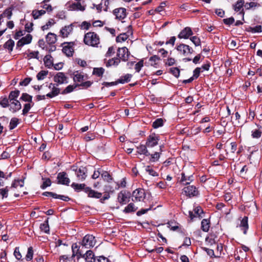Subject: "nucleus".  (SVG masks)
<instances>
[{
    "label": "nucleus",
    "mask_w": 262,
    "mask_h": 262,
    "mask_svg": "<svg viewBox=\"0 0 262 262\" xmlns=\"http://www.w3.org/2000/svg\"><path fill=\"white\" fill-rule=\"evenodd\" d=\"M19 91L15 90L13 91H11L8 97V99H9V101H12L14 100H17L16 98L18 97L19 95Z\"/></svg>",
    "instance_id": "nucleus-36"
},
{
    "label": "nucleus",
    "mask_w": 262,
    "mask_h": 262,
    "mask_svg": "<svg viewBox=\"0 0 262 262\" xmlns=\"http://www.w3.org/2000/svg\"><path fill=\"white\" fill-rule=\"evenodd\" d=\"M104 72V69L103 68H95L93 69V74L98 77L102 76Z\"/></svg>",
    "instance_id": "nucleus-44"
},
{
    "label": "nucleus",
    "mask_w": 262,
    "mask_h": 262,
    "mask_svg": "<svg viewBox=\"0 0 262 262\" xmlns=\"http://www.w3.org/2000/svg\"><path fill=\"white\" fill-rule=\"evenodd\" d=\"M96 244L95 237L92 235H86L80 243V245H78L76 243L73 244L72 246V251L77 250L78 253L81 254V252H84L87 249L93 247Z\"/></svg>",
    "instance_id": "nucleus-1"
},
{
    "label": "nucleus",
    "mask_w": 262,
    "mask_h": 262,
    "mask_svg": "<svg viewBox=\"0 0 262 262\" xmlns=\"http://www.w3.org/2000/svg\"><path fill=\"white\" fill-rule=\"evenodd\" d=\"M132 77V75L130 74H126L124 75H123L120 77L119 79H118V82L120 83H125L130 81L131 78Z\"/></svg>",
    "instance_id": "nucleus-29"
},
{
    "label": "nucleus",
    "mask_w": 262,
    "mask_h": 262,
    "mask_svg": "<svg viewBox=\"0 0 262 262\" xmlns=\"http://www.w3.org/2000/svg\"><path fill=\"white\" fill-rule=\"evenodd\" d=\"M101 178L104 180L108 182H110L112 180V176L106 171L102 170Z\"/></svg>",
    "instance_id": "nucleus-43"
},
{
    "label": "nucleus",
    "mask_w": 262,
    "mask_h": 262,
    "mask_svg": "<svg viewBox=\"0 0 262 262\" xmlns=\"http://www.w3.org/2000/svg\"><path fill=\"white\" fill-rule=\"evenodd\" d=\"M183 192L189 198L196 196L199 194L198 189L193 185H189L185 187L183 189Z\"/></svg>",
    "instance_id": "nucleus-12"
},
{
    "label": "nucleus",
    "mask_w": 262,
    "mask_h": 262,
    "mask_svg": "<svg viewBox=\"0 0 262 262\" xmlns=\"http://www.w3.org/2000/svg\"><path fill=\"white\" fill-rule=\"evenodd\" d=\"M43 195L46 196H52L53 198L55 199H59L61 200H63L64 201H68L70 200V198L68 196H65L63 195H59L55 193L52 192H44L42 193Z\"/></svg>",
    "instance_id": "nucleus-18"
},
{
    "label": "nucleus",
    "mask_w": 262,
    "mask_h": 262,
    "mask_svg": "<svg viewBox=\"0 0 262 262\" xmlns=\"http://www.w3.org/2000/svg\"><path fill=\"white\" fill-rule=\"evenodd\" d=\"M9 190V189L8 186L0 189V194L2 195L3 198L8 197Z\"/></svg>",
    "instance_id": "nucleus-58"
},
{
    "label": "nucleus",
    "mask_w": 262,
    "mask_h": 262,
    "mask_svg": "<svg viewBox=\"0 0 262 262\" xmlns=\"http://www.w3.org/2000/svg\"><path fill=\"white\" fill-rule=\"evenodd\" d=\"M10 102V107L9 109L13 113H15L21 108V104L18 100H14Z\"/></svg>",
    "instance_id": "nucleus-22"
},
{
    "label": "nucleus",
    "mask_w": 262,
    "mask_h": 262,
    "mask_svg": "<svg viewBox=\"0 0 262 262\" xmlns=\"http://www.w3.org/2000/svg\"><path fill=\"white\" fill-rule=\"evenodd\" d=\"M73 30V26L72 24L66 26L60 30V35L63 38L67 37L72 32Z\"/></svg>",
    "instance_id": "nucleus-20"
},
{
    "label": "nucleus",
    "mask_w": 262,
    "mask_h": 262,
    "mask_svg": "<svg viewBox=\"0 0 262 262\" xmlns=\"http://www.w3.org/2000/svg\"><path fill=\"white\" fill-rule=\"evenodd\" d=\"M84 75L78 71L74 73L73 80L75 82H82L84 80Z\"/></svg>",
    "instance_id": "nucleus-28"
},
{
    "label": "nucleus",
    "mask_w": 262,
    "mask_h": 262,
    "mask_svg": "<svg viewBox=\"0 0 262 262\" xmlns=\"http://www.w3.org/2000/svg\"><path fill=\"white\" fill-rule=\"evenodd\" d=\"M20 99L24 101L32 103V96L27 93H23Z\"/></svg>",
    "instance_id": "nucleus-50"
},
{
    "label": "nucleus",
    "mask_w": 262,
    "mask_h": 262,
    "mask_svg": "<svg viewBox=\"0 0 262 262\" xmlns=\"http://www.w3.org/2000/svg\"><path fill=\"white\" fill-rule=\"evenodd\" d=\"M72 169L75 171L78 180L84 181L86 178L87 169L85 167L80 166L78 167L77 166H73Z\"/></svg>",
    "instance_id": "nucleus-5"
},
{
    "label": "nucleus",
    "mask_w": 262,
    "mask_h": 262,
    "mask_svg": "<svg viewBox=\"0 0 262 262\" xmlns=\"http://www.w3.org/2000/svg\"><path fill=\"white\" fill-rule=\"evenodd\" d=\"M40 230L46 233H49L50 228L48 222V219L40 225Z\"/></svg>",
    "instance_id": "nucleus-34"
},
{
    "label": "nucleus",
    "mask_w": 262,
    "mask_h": 262,
    "mask_svg": "<svg viewBox=\"0 0 262 262\" xmlns=\"http://www.w3.org/2000/svg\"><path fill=\"white\" fill-rule=\"evenodd\" d=\"M248 220V219L247 216H244L241 220L239 225L240 227L242 228V230H243V233L245 234L247 233V231L249 228Z\"/></svg>",
    "instance_id": "nucleus-24"
},
{
    "label": "nucleus",
    "mask_w": 262,
    "mask_h": 262,
    "mask_svg": "<svg viewBox=\"0 0 262 262\" xmlns=\"http://www.w3.org/2000/svg\"><path fill=\"white\" fill-rule=\"evenodd\" d=\"M160 140V137L155 133L151 134L147 138L146 144L148 148L156 146Z\"/></svg>",
    "instance_id": "nucleus-10"
},
{
    "label": "nucleus",
    "mask_w": 262,
    "mask_h": 262,
    "mask_svg": "<svg viewBox=\"0 0 262 262\" xmlns=\"http://www.w3.org/2000/svg\"><path fill=\"white\" fill-rule=\"evenodd\" d=\"M12 8L11 7H9L7 9H6L4 12L0 15V16L1 17L2 19L4 17H7L8 19H10L12 16Z\"/></svg>",
    "instance_id": "nucleus-33"
},
{
    "label": "nucleus",
    "mask_w": 262,
    "mask_h": 262,
    "mask_svg": "<svg viewBox=\"0 0 262 262\" xmlns=\"http://www.w3.org/2000/svg\"><path fill=\"white\" fill-rule=\"evenodd\" d=\"M55 23L53 19H50L46 25L41 27L42 31H45L49 29L50 27L53 26Z\"/></svg>",
    "instance_id": "nucleus-52"
},
{
    "label": "nucleus",
    "mask_w": 262,
    "mask_h": 262,
    "mask_svg": "<svg viewBox=\"0 0 262 262\" xmlns=\"http://www.w3.org/2000/svg\"><path fill=\"white\" fill-rule=\"evenodd\" d=\"M160 155H161L160 152H155L153 154H150V155H149V156H150V158L149 160L151 162H155L158 161L160 157Z\"/></svg>",
    "instance_id": "nucleus-48"
},
{
    "label": "nucleus",
    "mask_w": 262,
    "mask_h": 262,
    "mask_svg": "<svg viewBox=\"0 0 262 262\" xmlns=\"http://www.w3.org/2000/svg\"><path fill=\"white\" fill-rule=\"evenodd\" d=\"M190 40L195 45V46H199L201 45L200 39L196 36H192L190 38Z\"/></svg>",
    "instance_id": "nucleus-62"
},
{
    "label": "nucleus",
    "mask_w": 262,
    "mask_h": 262,
    "mask_svg": "<svg viewBox=\"0 0 262 262\" xmlns=\"http://www.w3.org/2000/svg\"><path fill=\"white\" fill-rule=\"evenodd\" d=\"M159 60H160V58L157 55H154L152 56H151L149 59V61L150 62V64L151 66L157 68V64H158L157 62Z\"/></svg>",
    "instance_id": "nucleus-42"
},
{
    "label": "nucleus",
    "mask_w": 262,
    "mask_h": 262,
    "mask_svg": "<svg viewBox=\"0 0 262 262\" xmlns=\"http://www.w3.org/2000/svg\"><path fill=\"white\" fill-rule=\"evenodd\" d=\"M181 175V181L183 182L184 185L189 184L193 180L192 175L186 176L184 173H182Z\"/></svg>",
    "instance_id": "nucleus-27"
},
{
    "label": "nucleus",
    "mask_w": 262,
    "mask_h": 262,
    "mask_svg": "<svg viewBox=\"0 0 262 262\" xmlns=\"http://www.w3.org/2000/svg\"><path fill=\"white\" fill-rule=\"evenodd\" d=\"M75 45L74 42H64L62 45V52L67 56H72L74 52L73 46Z\"/></svg>",
    "instance_id": "nucleus-14"
},
{
    "label": "nucleus",
    "mask_w": 262,
    "mask_h": 262,
    "mask_svg": "<svg viewBox=\"0 0 262 262\" xmlns=\"http://www.w3.org/2000/svg\"><path fill=\"white\" fill-rule=\"evenodd\" d=\"M53 80L55 84L58 85L60 84H67L68 83V77L63 72H58L53 77Z\"/></svg>",
    "instance_id": "nucleus-7"
},
{
    "label": "nucleus",
    "mask_w": 262,
    "mask_h": 262,
    "mask_svg": "<svg viewBox=\"0 0 262 262\" xmlns=\"http://www.w3.org/2000/svg\"><path fill=\"white\" fill-rule=\"evenodd\" d=\"M14 46V41L11 39H9L4 45V48L8 49L10 52L12 51Z\"/></svg>",
    "instance_id": "nucleus-37"
},
{
    "label": "nucleus",
    "mask_w": 262,
    "mask_h": 262,
    "mask_svg": "<svg viewBox=\"0 0 262 262\" xmlns=\"http://www.w3.org/2000/svg\"><path fill=\"white\" fill-rule=\"evenodd\" d=\"M210 228V221L208 219H203L201 222V229L204 232H208Z\"/></svg>",
    "instance_id": "nucleus-31"
},
{
    "label": "nucleus",
    "mask_w": 262,
    "mask_h": 262,
    "mask_svg": "<svg viewBox=\"0 0 262 262\" xmlns=\"http://www.w3.org/2000/svg\"><path fill=\"white\" fill-rule=\"evenodd\" d=\"M72 252L73 254L72 257L76 256L78 259L82 257L84 258L86 262H95L96 260L94 257V254L93 251L90 250H86L85 253H84V252H81V254L77 253V250L72 251Z\"/></svg>",
    "instance_id": "nucleus-4"
},
{
    "label": "nucleus",
    "mask_w": 262,
    "mask_h": 262,
    "mask_svg": "<svg viewBox=\"0 0 262 262\" xmlns=\"http://www.w3.org/2000/svg\"><path fill=\"white\" fill-rule=\"evenodd\" d=\"M145 192L143 189H136L132 193V201L134 202H140L144 200L145 198Z\"/></svg>",
    "instance_id": "nucleus-8"
},
{
    "label": "nucleus",
    "mask_w": 262,
    "mask_h": 262,
    "mask_svg": "<svg viewBox=\"0 0 262 262\" xmlns=\"http://www.w3.org/2000/svg\"><path fill=\"white\" fill-rule=\"evenodd\" d=\"M130 53L126 47L119 48L117 50V56L120 60L126 61L128 60Z\"/></svg>",
    "instance_id": "nucleus-11"
},
{
    "label": "nucleus",
    "mask_w": 262,
    "mask_h": 262,
    "mask_svg": "<svg viewBox=\"0 0 262 262\" xmlns=\"http://www.w3.org/2000/svg\"><path fill=\"white\" fill-rule=\"evenodd\" d=\"M244 2L243 0H238L233 6V9L235 11L238 12L243 8Z\"/></svg>",
    "instance_id": "nucleus-47"
},
{
    "label": "nucleus",
    "mask_w": 262,
    "mask_h": 262,
    "mask_svg": "<svg viewBox=\"0 0 262 262\" xmlns=\"http://www.w3.org/2000/svg\"><path fill=\"white\" fill-rule=\"evenodd\" d=\"M33 248L32 247H30L28 249V252H27V255L26 256V259L28 261L31 260L33 258Z\"/></svg>",
    "instance_id": "nucleus-56"
},
{
    "label": "nucleus",
    "mask_w": 262,
    "mask_h": 262,
    "mask_svg": "<svg viewBox=\"0 0 262 262\" xmlns=\"http://www.w3.org/2000/svg\"><path fill=\"white\" fill-rule=\"evenodd\" d=\"M78 86H79V84L77 83L74 85H69L61 93L62 95L70 93L73 92L74 90Z\"/></svg>",
    "instance_id": "nucleus-35"
},
{
    "label": "nucleus",
    "mask_w": 262,
    "mask_h": 262,
    "mask_svg": "<svg viewBox=\"0 0 262 262\" xmlns=\"http://www.w3.org/2000/svg\"><path fill=\"white\" fill-rule=\"evenodd\" d=\"M206 245L208 246H212L216 244L215 237L213 235L208 236L205 239Z\"/></svg>",
    "instance_id": "nucleus-39"
},
{
    "label": "nucleus",
    "mask_w": 262,
    "mask_h": 262,
    "mask_svg": "<svg viewBox=\"0 0 262 262\" xmlns=\"http://www.w3.org/2000/svg\"><path fill=\"white\" fill-rule=\"evenodd\" d=\"M246 31L252 33H259L261 32V26L260 25L256 26L254 27H248L246 29Z\"/></svg>",
    "instance_id": "nucleus-38"
},
{
    "label": "nucleus",
    "mask_w": 262,
    "mask_h": 262,
    "mask_svg": "<svg viewBox=\"0 0 262 262\" xmlns=\"http://www.w3.org/2000/svg\"><path fill=\"white\" fill-rule=\"evenodd\" d=\"M177 50L184 56H188L193 52V49L188 45L181 43L176 47Z\"/></svg>",
    "instance_id": "nucleus-6"
},
{
    "label": "nucleus",
    "mask_w": 262,
    "mask_h": 262,
    "mask_svg": "<svg viewBox=\"0 0 262 262\" xmlns=\"http://www.w3.org/2000/svg\"><path fill=\"white\" fill-rule=\"evenodd\" d=\"M57 179L58 184L69 185L70 182V179L68 177L66 172H59L57 175Z\"/></svg>",
    "instance_id": "nucleus-15"
},
{
    "label": "nucleus",
    "mask_w": 262,
    "mask_h": 262,
    "mask_svg": "<svg viewBox=\"0 0 262 262\" xmlns=\"http://www.w3.org/2000/svg\"><path fill=\"white\" fill-rule=\"evenodd\" d=\"M163 120L162 118L157 119L153 123H152V127L154 128H157L159 127L163 126Z\"/></svg>",
    "instance_id": "nucleus-51"
},
{
    "label": "nucleus",
    "mask_w": 262,
    "mask_h": 262,
    "mask_svg": "<svg viewBox=\"0 0 262 262\" xmlns=\"http://www.w3.org/2000/svg\"><path fill=\"white\" fill-rule=\"evenodd\" d=\"M46 39L48 43L50 45L54 44L57 40L56 35L50 32L47 35Z\"/></svg>",
    "instance_id": "nucleus-25"
},
{
    "label": "nucleus",
    "mask_w": 262,
    "mask_h": 262,
    "mask_svg": "<svg viewBox=\"0 0 262 262\" xmlns=\"http://www.w3.org/2000/svg\"><path fill=\"white\" fill-rule=\"evenodd\" d=\"M24 181L23 180H15L12 183L11 188H17L18 186L22 187L24 186Z\"/></svg>",
    "instance_id": "nucleus-45"
},
{
    "label": "nucleus",
    "mask_w": 262,
    "mask_h": 262,
    "mask_svg": "<svg viewBox=\"0 0 262 262\" xmlns=\"http://www.w3.org/2000/svg\"><path fill=\"white\" fill-rule=\"evenodd\" d=\"M145 170L147 172H148L150 175L155 177L158 176V173L155 171L152 168L150 167V166H146L145 167Z\"/></svg>",
    "instance_id": "nucleus-57"
},
{
    "label": "nucleus",
    "mask_w": 262,
    "mask_h": 262,
    "mask_svg": "<svg viewBox=\"0 0 262 262\" xmlns=\"http://www.w3.org/2000/svg\"><path fill=\"white\" fill-rule=\"evenodd\" d=\"M9 99L7 97H1L0 98V105L3 107H7L9 106Z\"/></svg>",
    "instance_id": "nucleus-53"
},
{
    "label": "nucleus",
    "mask_w": 262,
    "mask_h": 262,
    "mask_svg": "<svg viewBox=\"0 0 262 262\" xmlns=\"http://www.w3.org/2000/svg\"><path fill=\"white\" fill-rule=\"evenodd\" d=\"M43 61L45 66L48 68H50L53 64L52 57L51 55L49 54L45 56L43 58Z\"/></svg>",
    "instance_id": "nucleus-32"
},
{
    "label": "nucleus",
    "mask_w": 262,
    "mask_h": 262,
    "mask_svg": "<svg viewBox=\"0 0 262 262\" xmlns=\"http://www.w3.org/2000/svg\"><path fill=\"white\" fill-rule=\"evenodd\" d=\"M21 39L26 45V44H29L31 42L32 39V37L31 35L29 34H27L25 37H22Z\"/></svg>",
    "instance_id": "nucleus-60"
},
{
    "label": "nucleus",
    "mask_w": 262,
    "mask_h": 262,
    "mask_svg": "<svg viewBox=\"0 0 262 262\" xmlns=\"http://www.w3.org/2000/svg\"><path fill=\"white\" fill-rule=\"evenodd\" d=\"M42 179L43 180V183L41 186V188L42 189H44L47 187L51 186V181L49 178H42Z\"/></svg>",
    "instance_id": "nucleus-54"
},
{
    "label": "nucleus",
    "mask_w": 262,
    "mask_h": 262,
    "mask_svg": "<svg viewBox=\"0 0 262 262\" xmlns=\"http://www.w3.org/2000/svg\"><path fill=\"white\" fill-rule=\"evenodd\" d=\"M18 119L17 118H12L10 122L9 128L10 129H13L15 128L18 124Z\"/></svg>",
    "instance_id": "nucleus-49"
},
{
    "label": "nucleus",
    "mask_w": 262,
    "mask_h": 262,
    "mask_svg": "<svg viewBox=\"0 0 262 262\" xmlns=\"http://www.w3.org/2000/svg\"><path fill=\"white\" fill-rule=\"evenodd\" d=\"M143 67V60H141L135 64V69L137 72H139Z\"/></svg>",
    "instance_id": "nucleus-63"
},
{
    "label": "nucleus",
    "mask_w": 262,
    "mask_h": 262,
    "mask_svg": "<svg viewBox=\"0 0 262 262\" xmlns=\"http://www.w3.org/2000/svg\"><path fill=\"white\" fill-rule=\"evenodd\" d=\"M130 198V193L126 190L120 191L118 194V201L121 205L126 204L129 202Z\"/></svg>",
    "instance_id": "nucleus-9"
},
{
    "label": "nucleus",
    "mask_w": 262,
    "mask_h": 262,
    "mask_svg": "<svg viewBox=\"0 0 262 262\" xmlns=\"http://www.w3.org/2000/svg\"><path fill=\"white\" fill-rule=\"evenodd\" d=\"M83 42L86 45L96 47L100 43V38L96 33L89 32L84 35Z\"/></svg>",
    "instance_id": "nucleus-3"
},
{
    "label": "nucleus",
    "mask_w": 262,
    "mask_h": 262,
    "mask_svg": "<svg viewBox=\"0 0 262 262\" xmlns=\"http://www.w3.org/2000/svg\"><path fill=\"white\" fill-rule=\"evenodd\" d=\"M127 33H132V30H128L127 33H124L122 34H120L119 36H118L116 38L117 42H122L125 41L128 37L129 35L127 34Z\"/></svg>",
    "instance_id": "nucleus-30"
},
{
    "label": "nucleus",
    "mask_w": 262,
    "mask_h": 262,
    "mask_svg": "<svg viewBox=\"0 0 262 262\" xmlns=\"http://www.w3.org/2000/svg\"><path fill=\"white\" fill-rule=\"evenodd\" d=\"M114 14L116 18L120 20L124 19L126 16V10L124 8H119L115 9L113 11Z\"/></svg>",
    "instance_id": "nucleus-17"
},
{
    "label": "nucleus",
    "mask_w": 262,
    "mask_h": 262,
    "mask_svg": "<svg viewBox=\"0 0 262 262\" xmlns=\"http://www.w3.org/2000/svg\"><path fill=\"white\" fill-rule=\"evenodd\" d=\"M46 13V11L44 10H33L32 12L33 18L35 19L38 18L40 16Z\"/></svg>",
    "instance_id": "nucleus-41"
},
{
    "label": "nucleus",
    "mask_w": 262,
    "mask_h": 262,
    "mask_svg": "<svg viewBox=\"0 0 262 262\" xmlns=\"http://www.w3.org/2000/svg\"><path fill=\"white\" fill-rule=\"evenodd\" d=\"M34 105V103L32 102V104H31V103H26L24 105V107L23 110L22 114L24 116L26 115L27 113L29 112V110L31 108V107Z\"/></svg>",
    "instance_id": "nucleus-55"
},
{
    "label": "nucleus",
    "mask_w": 262,
    "mask_h": 262,
    "mask_svg": "<svg viewBox=\"0 0 262 262\" xmlns=\"http://www.w3.org/2000/svg\"><path fill=\"white\" fill-rule=\"evenodd\" d=\"M170 73L176 77H179L180 75V70L178 68H171L170 69Z\"/></svg>",
    "instance_id": "nucleus-59"
},
{
    "label": "nucleus",
    "mask_w": 262,
    "mask_h": 262,
    "mask_svg": "<svg viewBox=\"0 0 262 262\" xmlns=\"http://www.w3.org/2000/svg\"><path fill=\"white\" fill-rule=\"evenodd\" d=\"M71 257L66 255H61L59 257L60 262H68L71 260Z\"/></svg>",
    "instance_id": "nucleus-64"
},
{
    "label": "nucleus",
    "mask_w": 262,
    "mask_h": 262,
    "mask_svg": "<svg viewBox=\"0 0 262 262\" xmlns=\"http://www.w3.org/2000/svg\"><path fill=\"white\" fill-rule=\"evenodd\" d=\"M203 213V211L201 207L198 206L194 208L193 211H189V216L191 220H192L195 217L202 218V214Z\"/></svg>",
    "instance_id": "nucleus-16"
},
{
    "label": "nucleus",
    "mask_w": 262,
    "mask_h": 262,
    "mask_svg": "<svg viewBox=\"0 0 262 262\" xmlns=\"http://www.w3.org/2000/svg\"><path fill=\"white\" fill-rule=\"evenodd\" d=\"M147 147H148L146 146V144H140L137 147V152L140 155H144L145 156H149L150 153L147 150Z\"/></svg>",
    "instance_id": "nucleus-23"
},
{
    "label": "nucleus",
    "mask_w": 262,
    "mask_h": 262,
    "mask_svg": "<svg viewBox=\"0 0 262 262\" xmlns=\"http://www.w3.org/2000/svg\"><path fill=\"white\" fill-rule=\"evenodd\" d=\"M48 74V71L41 70L36 75V78L38 80H43Z\"/></svg>",
    "instance_id": "nucleus-46"
},
{
    "label": "nucleus",
    "mask_w": 262,
    "mask_h": 262,
    "mask_svg": "<svg viewBox=\"0 0 262 262\" xmlns=\"http://www.w3.org/2000/svg\"><path fill=\"white\" fill-rule=\"evenodd\" d=\"M120 62V59L118 57H114L109 59L106 63V66L109 67L111 66L117 67Z\"/></svg>",
    "instance_id": "nucleus-26"
},
{
    "label": "nucleus",
    "mask_w": 262,
    "mask_h": 262,
    "mask_svg": "<svg viewBox=\"0 0 262 262\" xmlns=\"http://www.w3.org/2000/svg\"><path fill=\"white\" fill-rule=\"evenodd\" d=\"M261 135V132L259 129H255L252 132V136L254 138H259Z\"/></svg>",
    "instance_id": "nucleus-61"
},
{
    "label": "nucleus",
    "mask_w": 262,
    "mask_h": 262,
    "mask_svg": "<svg viewBox=\"0 0 262 262\" xmlns=\"http://www.w3.org/2000/svg\"><path fill=\"white\" fill-rule=\"evenodd\" d=\"M137 209V207H136L133 203H130L124 208L123 211L125 213H129L135 212Z\"/></svg>",
    "instance_id": "nucleus-40"
},
{
    "label": "nucleus",
    "mask_w": 262,
    "mask_h": 262,
    "mask_svg": "<svg viewBox=\"0 0 262 262\" xmlns=\"http://www.w3.org/2000/svg\"><path fill=\"white\" fill-rule=\"evenodd\" d=\"M71 187L77 192L82 190H84V191L88 194V196L90 198L99 199L101 198L102 196L101 193L92 190L89 187H85V185L84 184H77L73 183L71 185Z\"/></svg>",
    "instance_id": "nucleus-2"
},
{
    "label": "nucleus",
    "mask_w": 262,
    "mask_h": 262,
    "mask_svg": "<svg viewBox=\"0 0 262 262\" xmlns=\"http://www.w3.org/2000/svg\"><path fill=\"white\" fill-rule=\"evenodd\" d=\"M69 9L72 11H84L85 9V6H83L79 2L73 3L69 6Z\"/></svg>",
    "instance_id": "nucleus-21"
},
{
    "label": "nucleus",
    "mask_w": 262,
    "mask_h": 262,
    "mask_svg": "<svg viewBox=\"0 0 262 262\" xmlns=\"http://www.w3.org/2000/svg\"><path fill=\"white\" fill-rule=\"evenodd\" d=\"M57 84L50 83L48 88L51 91L46 94V96L49 98H52L58 96L60 93V90L57 86Z\"/></svg>",
    "instance_id": "nucleus-13"
},
{
    "label": "nucleus",
    "mask_w": 262,
    "mask_h": 262,
    "mask_svg": "<svg viewBox=\"0 0 262 262\" xmlns=\"http://www.w3.org/2000/svg\"><path fill=\"white\" fill-rule=\"evenodd\" d=\"M192 34L193 32L191 29L190 27H186L180 32L178 35V37L179 38L187 39Z\"/></svg>",
    "instance_id": "nucleus-19"
}]
</instances>
